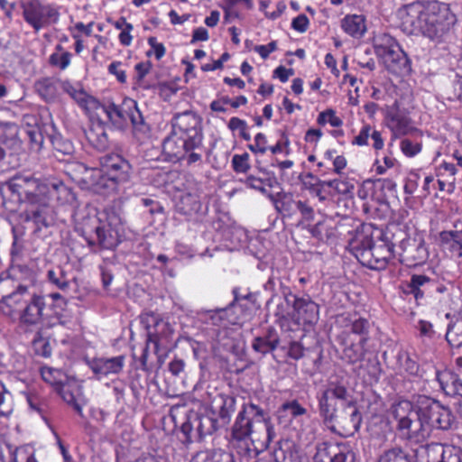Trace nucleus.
Here are the masks:
<instances>
[{
	"instance_id": "obj_11",
	"label": "nucleus",
	"mask_w": 462,
	"mask_h": 462,
	"mask_svg": "<svg viewBox=\"0 0 462 462\" xmlns=\"http://www.w3.org/2000/svg\"><path fill=\"white\" fill-rule=\"evenodd\" d=\"M334 418L326 426L333 432L343 437L353 436L360 428L361 413L351 394V402L346 401Z\"/></svg>"
},
{
	"instance_id": "obj_37",
	"label": "nucleus",
	"mask_w": 462,
	"mask_h": 462,
	"mask_svg": "<svg viewBox=\"0 0 462 462\" xmlns=\"http://www.w3.org/2000/svg\"><path fill=\"white\" fill-rule=\"evenodd\" d=\"M253 441L250 437L237 438L231 436L229 444L240 456L251 457L253 455L255 456L257 454L255 448H251Z\"/></svg>"
},
{
	"instance_id": "obj_49",
	"label": "nucleus",
	"mask_w": 462,
	"mask_h": 462,
	"mask_svg": "<svg viewBox=\"0 0 462 462\" xmlns=\"http://www.w3.org/2000/svg\"><path fill=\"white\" fill-rule=\"evenodd\" d=\"M282 408L293 418L304 415L307 412V410L296 400L283 403Z\"/></svg>"
},
{
	"instance_id": "obj_63",
	"label": "nucleus",
	"mask_w": 462,
	"mask_h": 462,
	"mask_svg": "<svg viewBox=\"0 0 462 462\" xmlns=\"http://www.w3.org/2000/svg\"><path fill=\"white\" fill-rule=\"evenodd\" d=\"M309 19L305 14H300L292 20L291 27L300 32H304L309 27Z\"/></svg>"
},
{
	"instance_id": "obj_64",
	"label": "nucleus",
	"mask_w": 462,
	"mask_h": 462,
	"mask_svg": "<svg viewBox=\"0 0 462 462\" xmlns=\"http://www.w3.org/2000/svg\"><path fill=\"white\" fill-rule=\"evenodd\" d=\"M413 457L415 462H429V444L420 445L413 449Z\"/></svg>"
},
{
	"instance_id": "obj_18",
	"label": "nucleus",
	"mask_w": 462,
	"mask_h": 462,
	"mask_svg": "<svg viewBox=\"0 0 462 462\" xmlns=\"http://www.w3.org/2000/svg\"><path fill=\"white\" fill-rule=\"evenodd\" d=\"M141 323L147 331L148 343L153 344L154 353L157 354L160 345L168 340L171 334L170 324L152 312L143 314Z\"/></svg>"
},
{
	"instance_id": "obj_44",
	"label": "nucleus",
	"mask_w": 462,
	"mask_h": 462,
	"mask_svg": "<svg viewBox=\"0 0 462 462\" xmlns=\"http://www.w3.org/2000/svg\"><path fill=\"white\" fill-rule=\"evenodd\" d=\"M232 167L237 173L247 172L251 168L249 163V154L246 152L243 154H235L232 158Z\"/></svg>"
},
{
	"instance_id": "obj_4",
	"label": "nucleus",
	"mask_w": 462,
	"mask_h": 462,
	"mask_svg": "<svg viewBox=\"0 0 462 462\" xmlns=\"http://www.w3.org/2000/svg\"><path fill=\"white\" fill-rule=\"evenodd\" d=\"M90 106L96 108V115L98 117L105 115L108 122L118 130H125L128 125V121H130L134 134L137 138H143L150 132L149 125L144 121L136 102L133 99H125L122 105L91 100Z\"/></svg>"
},
{
	"instance_id": "obj_40",
	"label": "nucleus",
	"mask_w": 462,
	"mask_h": 462,
	"mask_svg": "<svg viewBox=\"0 0 462 462\" xmlns=\"http://www.w3.org/2000/svg\"><path fill=\"white\" fill-rule=\"evenodd\" d=\"M370 322L365 318H356L351 321V332L360 336L359 342L365 345L368 340Z\"/></svg>"
},
{
	"instance_id": "obj_29",
	"label": "nucleus",
	"mask_w": 462,
	"mask_h": 462,
	"mask_svg": "<svg viewBox=\"0 0 462 462\" xmlns=\"http://www.w3.org/2000/svg\"><path fill=\"white\" fill-rule=\"evenodd\" d=\"M215 403L218 404V418L221 425L225 426L230 422L231 416L236 411V398L230 395H218L215 399Z\"/></svg>"
},
{
	"instance_id": "obj_43",
	"label": "nucleus",
	"mask_w": 462,
	"mask_h": 462,
	"mask_svg": "<svg viewBox=\"0 0 462 462\" xmlns=\"http://www.w3.org/2000/svg\"><path fill=\"white\" fill-rule=\"evenodd\" d=\"M52 146L55 150V156L71 155L74 152V146L69 140H63L60 137H53L51 139Z\"/></svg>"
},
{
	"instance_id": "obj_34",
	"label": "nucleus",
	"mask_w": 462,
	"mask_h": 462,
	"mask_svg": "<svg viewBox=\"0 0 462 462\" xmlns=\"http://www.w3.org/2000/svg\"><path fill=\"white\" fill-rule=\"evenodd\" d=\"M47 279L50 283L63 291H67L70 284L69 275L62 266L50 269L47 272Z\"/></svg>"
},
{
	"instance_id": "obj_14",
	"label": "nucleus",
	"mask_w": 462,
	"mask_h": 462,
	"mask_svg": "<svg viewBox=\"0 0 462 462\" xmlns=\"http://www.w3.org/2000/svg\"><path fill=\"white\" fill-rule=\"evenodd\" d=\"M193 424H196V434L198 440L206 436L213 434L220 426L218 420L208 414H199L194 411H189L186 420L181 423L180 430L186 437L187 442L193 441Z\"/></svg>"
},
{
	"instance_id": "obj_8",
	"label": "nucleus",
	"mask_w": 462,
	"mask_h": 462,
	"mask_svg": "<svg viewBox=\"0 0 462 462\" xmlns=\"http://www.w3.org/2000/svg\"><path fill=\"white\" fill-rule=\"evenodd\" d=\"M393 416L398 421L397 430L410 440L421 442L431 431L411 402H400L393 411Z\"/></svg>"
},
{
	"instance_id": "obj_56",
	"label": "nucleus",
	"mask_w": 462,
	"mask_h": 462,
	"mask_svg": "<svg viewBox=\"0 0 462 462\" xmlns=\"http://www.w3.org/2000/svg\"><path fill=\"white\" fill-rule=\"evenodd\" d=\"M375 188L379 189L384 196L395 190L396 184L391 179H378L374 181Z\"/></svg>"
},
{
	"instance_id": "obj_22",
	"label": "nucleus",
	"mask_w": 462,
	"mask_h": 462,
	"mask_svg": "<svg viewBox=\"0 0 462 462\" xmlns=\"http://www.w3.org/2000/svg\"><path fill=\"white\" fill-rule=\"evenodd\" d=\"M125 365V356H118L111 358H94L88 362V366L98 379L118 374Z\"/></svg>"
},
{
	"instance_id": "obj_41",
	"label": "nucleus",
	"mask_w": 462,
	"mask_h": 462,
	"mask_svg": "<svg viewBox=\"0 0 462 462\" xmlns=\"http://www.w3.org/2000/svg\"><path fill=\"white\" fill-rule=\"evenodd\" d=\"M61 398L69 405H72L74 410L80 415L83 416L82 413V408L81 406L77 402L75 395L73 392L70 389V386L69 384L65 383H56V390H55Z\"/></svg>"
},
{
	"instance_id": "obj_32",
	"label": "nucleus",
	"mask_w": 462,
	"mask_h": 462,
	"mask_svg": "<svg viewBox=\"0 0 462 462\" xmlns=\"http://www.w3.org/2000/svg\"><path fill=\"white\" fill-rule=\"evenodd\" d=\"M201 208V203L197 195L185 193L180 196L176 209L184 216H192L198 213Z\"/></svg>"
},
{
	"instance_id": "obj_31",
	"label": "nucleus",
	"mask_w": 462,
	"mask_h": 462,
	"mask_svg": "<svg viewBox=\"0 0 462 462\" xmlns=\"http://www.w3.org/2000/svg\"><path fill=\"white\" fill-rule=\"evenodd\" d=\"M23 271L28 272L29 269L25 266L18 265L16 267H14V278H12L9 275H0V304H2L7 297L12 295L13 291H15L16 288L18 287V284L20 283L15 281V278L17 277V273H23Z\"/></svg>"
},
{
	"instance_id": "obj_30",
	"label": "nucleus",
	"mask_w": 462,
	"mask_h": 462,
	"mask_svg": "<svg viewBox=\"0 0 462 462\" xmlns=\"http://www.w3.org/2000/svg\"><path fill=\"white\" fill-rule=\"evenodd\" d=\"M404 254L408 259L412 260L414 265L423 263L428 258V250L422 239L407 241Z\"/></svg>"
},
{
	"instance_id": "obj_57",
	"label": "nucleus",
	"mask_w": 462,
	"mask_h": 462,
	"mask_svg": "<svg viewBox=\"0 0 462 462\" xmlns=\"http://www.w3.org/2000/svg\"><path fill=\"white\" fill-rule=\"evenodd\" d=\"M27 402L32 411H36L43 416L45 404L42 402L40 397L36 394H29L27 396Z\"/></svg>"
},
{
	"instance_id": "obj_5",
	"label": "nucleus",
	"mask_w": 462,
	"mask_h": 462,
	"mask_svg": "<svg viewBox=\"0 0 462 462\" xmlns=\"http://www.w3.org/2000/svg\"><path fill=\"white\" fill-rule=\"evenodd\" d=\"M374 48L377 58L389 72L404 75L411 70L407 54L391 35L383 33L374 37Z\"/></svg>"
},
{
	"instance_id": "obj_16",
	"label": "nucleus",
	"mask_w": 462,
	"mask_h": 462,
	"mask_svg": "<svg viewBox=\"0 0 462 462\" xmlns=\"http://www.w3.org/2000/svg\"><path fill=\"white\" fill-rule=\"evenodd\" d=\"M97 222V226L94 228L95 238L92 236H88L85 230L81 232V236L85 238L88 246L91 248L97 246L99 249L106 250L116 248L120 243L118 230L110 221L103 222L98 219Z\"/></svg>"
},
{
	"instance_id": "obj_35",
	"label": "nucleus",
	"mask_w": 462,
	"mask_h": 462,
	"mask_svg": "<svg viewBox=\"0 0 462 462\" xmlns=\"http://www.w3.org/2000/svg\"><path fill=\"white\" fill-rule=\"evenodd\" d=\"M273 457L275 462H301L298 450L290 442H285L274 449Z\"/></svg>"
},
{
	"instance_id": "obj_23",
	"label": "nucleus",
	"mask_w": 462,
	"mask_h": 462,
	"mask_svg": "<svg viewBox=\"0 0 462 462\" xmlns=\"http://www.w3.org/2000/svg\"><path fill=\"white\" fill-rule=\"evenodd\" d=\"M88 143L97 151L104 152L110 146V140L106 133L105 123L99 118L93 122L86 132Z\"/></svg>"
},
{
	"instance_id": "obj_6",
	"label": "nucleus",
	"mask_w": 462,
	"mask_h": 462,
	"mask_svg": "<svg viewBox=\"0 0 462 462\" xmlns=\"http://www.w3.org/2000/svg\"><path fill=\"white\" fill-rule=\"evenodd\" d=\"M254 425L260 427L266 433V444L272 441L274 430L270 423L267 412L254 403H245L238 412L234 425L231 429V436L237 438L250 437L254 432Z\"/></svg>"
},
{
	"instance_id": "obj_62",
	"label": "nucleus",
	"mask_w": 462,
	"mask_h": 462,
	"mask_svg": "<svg viewBox=\"0 0 462 462\" xmlns=\"http://www.w3.org/2000/svg\"><path fill=\"white\" fill-rule=\"evenodd\" d=\"M371 127L370 125H365L359 132L358 135L355 137L352 143L356 145H366L368 143V139L371 135Z\"/></svg>"
},
{
	"instance_id": "obj_39",
	"label": "nucleus",
	"mask_w": 462,
	"mask_h": 462,
	"mask_svg": "<svg viewBox=\"0 0 462 462\" xmlns=\"http://www.w3.org/2000/svg\"><path fill=\"white\" fill-rule=\"evenodd\" d=\"M14 407L12 393L0 382V420L8 419L14 411Z\"/></svg>"
},
{
	"instance_id": "obj_38",
	"label": "nucleus",
	"mask_w": 462,
	"mask_h": 462,
	"mask_svg": "<svg viewBox=\"0 0 462 462\" xmlns=\"http://www.w3.org/2000/svg\"><path fill=\"white\" fill-rule=\"evenodd\" d=\"M378 462H412V456L401 447H394L383 451Z\"/></svg>"
},
{
	"instance_id": "obj_61",
	"label": "nucleus",
	"mask_w": 462,
	"mask_h": 462,
	"mask_svg": "<svg viewBox=\"0 0 462 462\" xmlns=\"http://www.w3.org/2000/svg\"><path fill=\"white\" fill-rule=\"evenodd\" d=\"M18 448L14 450L10 446H5V448H0V462H17L16 456Z\"/></svg>"
},
{
	"instance_id": "obj_20",
	"label": "nucleus",
	"mask_w": 462,
	"mask_h": 462,
	"mask_svg": "<svg viewBox=\"0 0 462 462\" xmlns=\"http://www.w3.org/2000/svg\"><path fill=\"white\" fill-rule=\"evenodd\" d=\"M45 298L42 295L32 293L30 295L27 303L19 313L21 324L25 326H35L41 323L45 309Z\"/></svg>"
},
{
	"instance_id": "obj_55",
	"label": "nucleus",
	"mask_w": 462,
	"mask_h": 462,
	"mask_svg": "<svg viewBox=\"0 0 462 462\" xmlns=\"http://www.w3.org/2000/svg\"><path fill=\"white\" fill-rule=\"evenodd\" d=\"M34 347L37 352V354L44 356L49 357L51 355V346L50 342L45 338H39L35 339L34 342Z\"/></svg>"
},
{
	"instance_id": "obj_60",
	"label": "nucleus",
	"mask_w": 462,
	"mask_h": 462,
	"mask_svg": "<svg viewBox=\"0 0 462 462\" xmlns=\"http://www.w3.org/2000/svg\"><path fill=\"white\" fill-rule=\"evenodd\" d=\"M30 143H31V148L34 150H40L42 148V143H43V136L42 133L39 130H30L27 132Z\"/></svg>"
},
{
	"instance_id": "obj_58",
	"label": "nucleus",
	"mask_w": 462,
	"mask_h": 462,
	"mask_svg": "<svg viewBox=\"0 0 462 462\" xmlns=\"http://www.w3.org/2000/svg\"><path fill=\"white\" fill-rule=\"evenodd\" d=\"M245 183L247 187L259 190L263 194H267V190L263 184V179L257 178L253 175L246 177Z\"/></svg>"
},
{
	"instance_id": "obj_19",
	"label": "nucleus",
	"mask_w": 462,
	"mask_h": 462,
	"mask_svg": "<svg viewBox=\"0 0 462 462\" xmlns=\"http://www.w3.org/2000/svg\"><path fill=\"white\" fill-rule=\"evenodd\" d=\"M288 304L292 301V307L297 314L299 322L304 324H314L319 319V305L310 298H298L289 293L285 296Z\"/></svg>"
},
{
	"instance_id": "obj_1",
	"label": "nucleus",
	"mask_w": 462,
	"mask_h": 462,
	"mask_svg": "<svg viewBox=\"0 0 462 462\" xmlns=\"http://www.w3.org/2000/svg\"><path fill=\"white\" fill-rule=\"evenodd\" d=\"M171 132L164 139V153L177 160L187 156L188 163H194L201 159L202 150V117L196 112L187 110L176 113L171 121Z\"/></svg>"
},
{
	"instance_id": "obj_59",
	"label": "nucleus",
	"mask_w": 462,
	"mask_h": 462,
	"mask_svg": "<svg viewBox=\"0 0 462 462\" xmlns=\"http://www.w3.org/2000/svg\"><path fill=\"white\" fill-rule=\"evenodd\" d=\"M335 190L337 193L345 195V196H351L353 194V190L355 189V186L353 183L346 180H338L336 183Z\"/></svg>"
},
{
	"instance_id": "obj_51",
	"label": "nucleus",
	"mask_w": 462,
	"mask_h": 462,
	"mask_svg": "<svg viewBox=\"0 0 462 462\" xmlns=\"http://www.w3.org/2000/svg\"><path fill=\"white\" fill-rule=\"evenodd\" d=\"M434 284L435 282L424 274H413L411 277V281L408 284V287L421 289V287L425 286L432 287Z\"/></svg>"
},
{
	"instance_id": "obj_42",
	"label": "nucleus",
	"mask_w": 462,
	"mask_h": 462,
	"mask_svg": "<svg viewBox=\"0 0 462 462\" xmlns=\"http://www.w3.org/2000/svg\"><path fill=\"white\" fill-rule=\"evenodd\" d=\"M234 305V301L230 303L226 308H219L212 310H208L209 319L211 323L215 326H224L225 321L228 323H232V320L229 318V312L231 311V308Z\"/></svg>"
},
{
	"instance_id": "obj_17",
	"label": "nucleus",
	"mask_w": 462,
	"mask_h": 462,
	"mask_svg": "<svg viewBox=\"0 0 462 462\" xmlns=\"http://www.w3.org/2000/svg\"><path fill=\"white\" fill-rule=\"evenodd\" d=\"M78 176L76 180L86 189L100 193L106 189H113V182L106 178L103 167L88 168L84 164L77 165Z\"/></svg>"
},
{
	"instance_id": "obj_47",
	"label": "nucleus",
	"mask_w": 462,
	"mask_h": 462,
	"mask_svg": "<svg viewBox=\"0 0 462 462\" xmlns=\"http://www.w3.org/2000/svg\"><path fill=\"white\" fill-rule=\"evenodd\" d=\"M446 446L440 443L429 444V462H442Z\"/></svg>"
},
{
	"instance_id": "obj_46",
	"label": "nucleus",
	"mask_w": 462,
	"mask_h": 462,
	"mask_svg": "<svg viewBox=\"0 0 462 462\" xmlns=\"http://www.w3.org/2000/svg\"><path fill=\"white\" fill-rule=\"evenodd\" d=\"M71 97L89 112L96 113V108L90 106V101L97 99L93 97L88 96L84 90L79 89L77 91H74L73 96Z\"/></svg>"
},
{
	"instance_id": "obj_15",
	"label": "nucleus",
	"mask_w": 462,
	"mask_h": 462,
	"mask_svg": "<svg viewBox=\"0 0 462 462\" xmlns=\"http://www.w3.org/2000/svg\"><path fill=\"white\" fill-rule=\"evenodd\" d=\"M99 161L106 178L113 182V189L117 183L129 180L132 173V165L122 155L107 153L100 157Z\"/></svg>"
},
{
	"instance_id": "obj_53",
	"label": "nucleus",
	"mask_w": 462,
	"mask_h": 462,
	"mask_svg": "<svg viewBox=\"0 0 462 462\" xmlns=\"http://www.w3.org/2000/svg\"><path fill=\"white\" fill-rule=\"evenodd\" d=\"M266 137L263 134L259 133L254 137V143L249 144L248 149L254 153H264L267 151Z\"/></svg>"
},
{
	"instance_id": "obj_2",
	"label": "nucleus",
	"mask_w": 462,
	"mask_h": 462,
	"mask_svg": "<svg viewBox=\"0 0 462 462\" xmlns=\"http://www.w3.org/2000/svg\"><path fill=\"white\" fill-rule=\"evenodd\" d=\"M402 19L403 24L411 27V32L418 31L423 36L437 42L448 37L457 22L449 5L439 1L408 5Z\"/></svg>"
},
{
	"instance_id": "obj_50",
	"label": "nucleus",
	"mask_w": 462,
	"mask_h": 462,
	"mask_svg": "<svg viewBox=\"0 0 462 462\" xmlns=\"http://www.w3.org/2000/svg\"><path fill=\"white\" fill-rule=\"evenodd\" d=\"M442 462H462V449L455 446H446Z\"/></svg>"
},
{
	"instance_id": "obj_3",
	"label": "nucleus",
	"mask_w": 462,
	"mask_h": 462,
	"mask_svg": "<svg viewBox=\"0 0 462 462\" xmlns=\"http://www.w3.org/2000/svg\"><path fill=\"white\" fill-rule=\"evenodd\" d=\"M68 192L69 189L62 181L49 180L47 183H40L30 175H15L0 185V195L5 207L8 203L14 206L27 204L32 199L45 193L53 196Z\"/></svg>"
},
{
	"instance_id": "obj_24",
	"label": "nucleus",
	"mask_w": 462,
	"mask_h": 462,
	"mask_svg": "<svg viewBox=\"0 0 462 462\" xmlns=\"http://www.w3.org/2000/svg\"><path fill=\"white\" fill-rule=\"evenodd\" d=\"M388 126L396 136L405 135L411 129V121L404 111L399 108L392 109L388 115Z\"/></svg>"
},
{
	"instance_id": "obj_21",
	"label": "nucleus",
	"mask_w": 462,
	"mask_h": 462,
	"mask_svg": "<svg viewBox=\"0 0 462 462\" xmlns=\"http://www.w3.org/2000/svg\"><path fill=\"white\" fill-rule=\"evenodd\" d=\"M32 295L29 292V287L26 284L19 283L15 291L7 297L1 304L0 309L2 312L9 317L19 315L21 310L24 307L25 303Z\"/></svg>"
},
{
	"instance_id": "obj_7",
	"label": "nucleus",
	"mask_w": 462,
	"mask_h": 462,
	"mask_svg": "<svg viewBox=\"0 0 462 462\" xmlns=\"http://www.w3.org/2000/svg\"><path fill=\"white\" fill-rule=\"evenodd\" d=\"M393 250L394 245L384 236L376 242L365 237L355 248V254L362 265L372 270H383L393 257Z\"/></svg>"
},
{
	"instance_id": "obj_13",
	"label": "nucleus",
	"mask_w": 462,
	"mask_h": 462,
	"mask_svg": "<svg viewBox=\"0 0 462 462\" xmlns=\"http://www.w3.org/2000/svg\"><path fill=\"white\" fill-rule=\"evenodd\" d=\"M23 18L36 32L59 19V11L51 5H43L41 0L21 2Z\"/></svg>"
},
{
	"instance_id": "obj_10",
	"label": "nucleus",
	"mask_w": 462,
	"mask_h": 462,
	"mask_svg": "<svg viewBox=\"0 0 462 462\" xmlns=\"http://www.w3.org/2000/svg\"><path fill=\"white\" fill-rule=\"evenodd\" d=\"M19 218L25 223H32L36 231L52 226L56 221V212L48 197L44 194L25 204Z\"/></svg>"
},
{
	"instance_id": "obj_12",
	"label": "nucleus",
	"mask_w": 462,
	"mask_h": 462,
	"mask_svg": "<svg viewBox=\"0 0 462 462\" xmlns=\"http://www.w3.org/2000/svg\"><path fill=\"white\" fill-rule=\"evenodd\" d=\"M335 400L340 402L341 407L346 401L351 402V393L345 385L329 382L327 388L318 395L319 413L325 425L330 422L338 411L337 403H331V401Z\"/></svg>"
},
{
	"instance_id": "obj_25",
	"label": "nucleus",
	"mask_w": 462,
	"mask_h": 462,
	"mask_svg": "<svg viewBox=\"0 0 462 462\" xmlns=\"http://www.w3.org/2000/svg\"><path fill=\"white\" fill-rule=\"evenodd\" d=\"M317 456L320 457L325 456L329 462H354V454L345 445H329L319 448Z\"/></svg>"
},
{
	"instance_id": "obj_33",
	"label": "nucleus",
	"mask_w": 462,
	"mask_h": 462,
	"mask_svg": "<svg viewBox=\"0 0 462 462\" xmlns=\"http://www.w3.org/2000/svg\"><path fill=\"white\" fill-rule=\"evenodd\" d=\"M343 30L353 37H361L365 30V19L362 15H347L342 20Z\"/></svg>"
},
{
	"instance_id": "obj_36",
	"label": "nucleus",
	"mask_w": 462,
	"mask_h": 462,
	"mask_svg": "<svg viewBox=\"0 0 462 462\" xmlns=\"http://www.w3.org/2000/svg\"><path fill=\"white\" fill-rule=\"evenodd\" d=\"M20 149L21 143L15 137L2 141L0 143V162L6 161L7 163H12V159L16 156Z\"/></svg>"
},
{
	"instance_id": "obj_9",
	"label": "nucleus",
	"mask_w": 462,
	"mask_h": 462,
	"mask_svg": "<svg viewBox=\"0 0 462 462\" xmlns=\"http://www.w3.org/2000/svg\"><path fill=\"white\" fill-rule=\"evenodd\" d=\"M421 420L432 429L449 430L455 423V416L451 410L439 401L426 395H420L414 404Z\"/></svg>"
},
{
	"instance_id": "obj_52",
	"label": "nucleus",
	"mask_w": 462,
	"mask_h": 462,
	"mask_svg": "<svg viewBox=\"0 0 462 462\" xmlns=\"http://www.w3.org/2000/svg\"><path fill=\"white\" fill-rule=\"evenodd\" d=\"M401 149L405 155L412 157L420 152L421 144L410 139H403L401 142Z\"/></svg>"
},
{
	"instance_id": "obj_45",
	"label": "nucleus",
	"mask_w": 462,
	"mask_h": 462,
	"mask_svg": "<svg viewBox=\"0 0 462 462\" xmlns=\"http://www.w3.org/2000/svg\"><path fill=\"white\" fill-rule=\"evenodd\" d=\"M365 345L358 343L357 345H351L344 350V355L347 361L355 364L361 360L365 355Z\"/></svg>"
},
{
	"instance_id": "obj_48",
	"label": "nucleus",
	"mask_w": 462,
	"mask_h": 462,
	"mask_svg": "<svg viewBox=\"0 0 462 462\" xmlns=\"http://www.w3.org/2000/svg\"><path fill=\"white\" fill-rule=\"evenodd\" d=\"M318 123L319 125L329 123L334 127H338L343 124L342 120L331 109L320 113L318 117Z\"/></svg>"
},
{
	"instance_id": "obj_26",
	"label": "nucleus",
	"mask_w": 462,
	"mask_h": 462,
	"mask_svg": "<svg viewBox=\"0 0 462 462\" xmlns=\"http://www.w3.org/2000/svg\"><path fill=\"white\" fill-rule=\"evenodd\" d=\"M438 380L446 395L462 397V380L458 374L446 371L438 375Z\"/></svg>"
},
{
	"instance_id": "obj_28",
	"label": "nucleus",
	"mask_w": 462,
	"mask_h": 462,
	"mask_svg": "<svg viewBox=\"0 0 462 462\" xmlns=\"http://www.w3.org/2000/svg\"><path fill=\"white\" fill-rule=\"evenodd\" d=\"M279 342L280 338L276 330L270 328L263 336L257 337L254 339L252 347L255 352L266 355L276 349Z\"/></svg>"
},
{
	"instance_id": "obj_27",
	"label": "nucleus",
	"mask_w": 462,
	"mask_h": 462,
	"mask_svg": "<svg viewBox=\"0 0 462 462\" xmlns=\"http://www.w3.org/2000/svg\"><path fill=\"white\" fill-rule=\"evenodd\" d=\"M36 92L46 102L55 101L60 95V80L54 78H43L35 82Z\"/></svg>"
},
{
	"instance_id": "obj_54",
	"label": "nucleus",
	"mask_w": 462,
	"mask_h": 462,
	"mask_svg": "<svg viewBox=\"0 0 462 462\" xmlns=\"http://www.w3.org/2000/svg\"><path fill=\"white\" fill-rule=\"evenodd\" d=\"M440 239L443 243L454 242L462 249V230L461 231H443L440 233Z\"/></svg>"
}]
</instances>
